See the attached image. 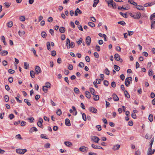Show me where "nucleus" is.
<instances>
[{"label":"nucleus","mask_w":155,"mask_h":155,"mask_svg":"<svg viewBox=\"0 0 155 155\" xmlns=\"http://www.w3.org/2000/svg\"><path fill=\"white\" fill-rule=\"evenodd\" d=\"M66 45L67 48L68 49L70 48H73L75 46V44L73 42L70 43V40L69 38H67L66 39Z\"/></svg>","instance_id":"1"},{"label":"nucleus","mask_w":155,"mask_h":155,"mask_svg":"<svg viewBox=\"0 0 155 155\" xmlns=\"http://www.w3.org/2000/svg\"><path fill=\"white\" fill-rule=\"evenodd\" d=\"M141 15V13L140 12L135 13L134 14L132 13L130 14V16L136 19H139Z\"/></svg>","instance_id":"2"},{"label":"nucleus","mask_w":155,"mask_h":155,"mask_svg":"<svg viewBox=\"0 0 155 155\" xmlns=\"http://www.w3.org/2000/svg\"><path fill=\"white\" fill-rule=\"evenodd\" d=\"M36 72L35 73L33 71H30V74L31 78H34L35 77V74H38L39 73V66H37L35 68Z\"/></svg>","instance_id":"3"},{"label":"nucleus","mask_w":155,"mask_h":155,"mask_svg":"<svg viewBox=\"0 0 155 155\" xmlns=\"http://www.w3.org/2000/svg\"><path fill=\"white\" fill-rule=\"evenodd\" d=\"M132 78L131 77H128L125 80V85L128 87L129 84L130 83V81H132Z\"/></svg>","instance_id":"4"},{"label":"nucleus","mask_w":155,"mask_h":155,"mask_svg":"<svg viewBox=\"0 0 155 155\" xmlns=\"http://www.w3.org/2000/svg\"><path fill=\"white\" fill-rule=\"evenodd\" d=\"M91 140L95 143H98L100 140L99 138L96 136H91Z\"/></svg>","instance_id":"5"},{"label":"nucleus","mask_w":155,"mask_h":155,"mask_svg":"<svg viewBox=\"0 0 155 155\" xmlns=\"http://www.w3.org/2000/svg\"><path fill=\"white\" fill-rule=\"evenodd\" d=\"M16 151L17 153L23 154L26 152L27 150L26 149H18L16 150Z\"/></svg>","instance_id":"6"},{"label":"nucleus","mask_w":155,"mask_h":155,"mask_svg":"<svg viewBox=\"0 0 155 155\" xmlns=\"http://www.w3.org/2000/svg\"><path fill=\"white\" fill-rule=\"evenodd\" d=\"M115 59L117 61H119L120 62L123 61V60L120 58V56L118 54H116L114 55Z\"/></svg>","instance_id":"7"},{"label":"nucleus","mask_w":155,"mask_h":155,"mask_svg":"<svg viewBox=\"0 0 155 155\" xmlns=\"http://www.w3.org/2000/svg\"><path fill=\"white\" fill-rule=\"evenodd\" d=\"M89 110L90 112L93 113H96L97 110L95 108L93 107H90L89 108Z\"/></svg>","instance_id":"8"},{"label":"nucleus","mask_w":155,"mask_h":155,"mask_svg":"<svg viewBox=\"0 0 155 155\" xmlns=\"http://www.w3.org/2000/svg\"><path fill=\"white\" fill-rule=\"evenodd\" d=\"M86 42L87 46H89L91 42V38L89 36H87L86 38Z\"/></svg>","instance_id":"9"},{"label":"nucleus","mask_w":155,"mask_h":155,"mask_svg":"<svg viewBox=\"0 0 155 155\" xmlns=\"http://www.w3.org/2000/svg\"><path fill=\"white\" fill-rule=\"evenodd\" d=\"M87 149L88 148L84 146L81 147L79 148V150L80 151L84 152H86Z\"/></svg>","instance_id":"10"},{"label":"nucleus","mask_w":155,"mask_h":155,"mask_svg":"<svg viewBox=\"0 0 155 155\" xmlns=\"http://www.w3.org/2000/svg\"><path fill=\"white\" fill-rule=\"evenodd\" d=\"M65 124L67 126H70L71 125L70 120L68 118H66L65 120Z\"/></svg>","instance_id":"11"},{"label":"nucleus","mask_w":155,"mask_h":155,"mask_svg":"<svg viewBox=\"0 0 155 155\" xmlns=\"http://www.w3.org/2000/svg\"><path fill=\"white\" fill-rule=\"evenodd\" d=\"M155 4V1L150 3H146L144 5V6L147 7L151 6Z\"/></svg>","instance_id":"12"},{"label":"nucleus","mask_w":155,"mask_h":155,"mask_svg":"<svg viewBox=\"0 0 155 155\" xmlns=\"http://www.w3.org/2000/svg\"><path fill=\"white\" fill-rule=\"evenodd\" d=\"M38 130L35 127H33L30 129L29 132L30 133H32L33 132L37 131Z\"/></svg>","instance_id":"13"},{"label":"nucleus","mask_w":155,"mask_h":155,"mask_svg":"<svg viewBox=\"0 0 155 155\" xmlns=\"http://www.w3.org/2000/svg\"><path fill=\"white\" fill-rule=\"evenodd\" d=\"M120 146L119 144H117L114 146L112 149L114 150H118L120 148Z\"/></svg>","instance_id":"14"},{"label":"nucleus","mask_w":155,"mask_h":155,"mask_svg":"<svg viewBox=\"0 0 155 155\" xmlns=\"http://www.w3.org/2000/svg\"><path fill=\"white\" fill-rule=\"evenodd\" d=\"M105 1L108 4L109 6L111 7V5L113 2V0H105Z\"/></svg>","instance_id":"15"},{"label":"nucleus","mask_w":155,"mask_h":155,"mask_svg":"<svg viewBox=\"0 0 155 155\" xmlns=\"http://www.w3.org/2000/svg\"><path fill=\"white\" fill-rule=\"evenodd\" d=\"M113 97L114 100L115 101H117L119 100V98L115 94H113Z\"/></svg>","instance_id":"16"},{"label":"nucleus","mask_w":155,"mask_h":155,"mask_svg":"<svg viewBox=\"0 0 155 155\" xmlns=\"http://www.w3.org/2000/svg\"><path fill=\"white\" fill-rule=\"evenodd\" d=\"M1 54L2 56H5L8 54V52L7 51L5 50L1 52Z\"/></svg>","instance_id":"17"},{"label":"nucleus","mask_w":155,"mask_h":155,"mask_svg":"<svg viewBox=\"0 0 155 155\" xmlns=\"http://www.w3.org/2000/svg\"><path fill=\"white\" fill-rule=\"evenodd\" d=\"M64 144L68 147H71L72 145V143L71 142L69 141H65L64 142Z\"/></svg>","instance_id":"18"},{"label":"nucleus","mask_w":155,"mask_h":155,"mask_svg":"<svg viewBox=\"0 0 155 155\" xmlns=\"http://www.w3.org/2000/svg\"><path fill=\"white\" fill-rule=\"evenodd\" d=\"M59 30L60 32L64 33L65 31V28L63 27H61L60 28Z\"/></svg>","instance_id":"19"},{"label":"nucleus","mask_w":155,"mask_h":155,"mask_svg":"<svg viewBox=\"0 0 155 155\" xmlns=\"http://www.w3.org/2000/svg\"><path fill=\"white\" fill-rule=\"evenodd\" d=\"M13 25V22L12 21H10L8 22L7 24V26L9 28H11L12 27Z\"/></svg>","instance_id":"20"},{"label":"nucleus","mask_w":155,"mask_h":155,"mask_svg":"<svg viewBox=\"0 0 155 155\" xmlns=\"http://www.w3.org/2000/svg\"><path fill=\"white\" fill-rule=\"evenodd\" d=\"M99 0H94V4L93 5V6L95 7L96 6L97 4L98 3Z\"/></svg>","instance_id":"21"},{"label":"nucleus","mask_w":155,"mask_h":155,"mask_svg":"<svg viewBox=\"0 0 155 155\" xmlns=\"http://www.w3.org/2000/svg\"><path fill=\"white\" fill-rule=\"evenodd\" d=\"M124 94L125 97H127V98H130V95L127 91H124Z\"/></svg>","instance_id":"22"},{"label":"nucleus","mask_w":155,"mask_h":155,"mask_svg":"<svg viewBox=\"0 0 155 155\" xmlns=\"http://www.w3.org/2000/svg\"><path fill=\"white\" fill-rule=\"evenodd\" d=\"M93 98L95 101H98L99 99V97L98 95H94Z\"/></svg>","instance_id":"23"},{"label":"nucleus","mask_w":155,"mask_h":155,"mask_svg":"<svg viewBox=\"0 0 155 155\" xmlns=\"http://www.w3.org/2000/svg\"><path fill=\"white\" fill-rule=\"evenodd\" d=\"M85 94L86 95V97H87L88 98H90L91 97V95L90 93L88 91H86L85 92Z\"/></svg>","instance_id":"24"},{"label":"nucleus","mask_w":155,"mask_h":155,"mask_svg":"<svg viewBox=\"0 0 155 155\" xmlns=\"http://www.w3.org/2000/svg\"><path fill=\"white\" fill-rule=\"evenodd\" d=\"M128 2L131 4L133 5H134L137 6V3L134 2V1H133L132 0H129L128 1Z\"/></svg>","instance_id":"25"},{"label":"nucleus","mask_w":155,"mask_h":155,"mask_svg":"<svg viewBox=\"0 0 155 155\" xmlns=\"http://www.w3.org/2000/svg\"><path fill=\"white\" fill-rule=\"evenodd\" d=\"M114 68L115 70L117 71H119L120 69V67L115 64L114 65Z\"/></svg>","instance_id":"26"},{"label":"nucleus","mask_w":155,"mask_h":155,"mask_svg":"<svg viewBox=\"0 0 155 155\" xmlns=\"http://www.w3.org/2000/svg\"><path fill=\"white\" fill-rule=\"evenodd\" d=\"M136 8L140 10H143L144 8L143 6L140 5H138L136 7Z\"/></svg>","instance_id":"27"},{"label":"nucleus","mask_w":155,"mask_h":155,"mask_svg":"<svg viewBox=\"0 0 155 155\" xmlns=\"http://www.w3.org/2000/svg\"><path fill=\"white\" fill-rule=\"evenodd\" d=\"M41 36L43 38H45L47 36L46 33L45 31H42L41 33Z\"/></svg>","instance_id":"28"},{"label":"nucleus","mask_w":155,"mask_h":155,"mask_svg":"<svg viewBox=\"0 0 155 155\" xmlns=\"http://www.w3.org/2000/svg\"><path fill=\"white\" fill-rule=\"evenodd\" d=\"M29 65L28 63L27 62L24 63V68L26 69H27L29 67Z\"/></svg>","instance_id":"29"},{"label":"nucleus","mask_w":155,"mask_h":155,"mask_svg":"<svg viewBox=\"0 0 155 155\" xmlns=\"http://www.w3.org/2000/svg\"><path fill=\"white\" fill-rule=\"evenodd\" d=\"M148 119L150 122H151L153 121V116L152 114H150L148 117Z\"/></svg>","instance_id":"30"},{"label":"nucleus","mask_w":155,"mask_h":155,"mask_svg":"<svg viewBox=\"0 0 155 155\" xmlns=\"http://www.w3.org/2000/svg\"><path fill=\"white\" fill-rule=\"evenodd\" d=\"M41 137L42 139H48L49 138L46 136V135L45 134H41Z\"/></svg>","instance_id":"31"},{"label":"nucleus","mask_w":155,"mask_h":155,"mask_svg":"<svg viewBox=\"0 0 155 155\" xmlns=\"http://www.w3.org/2000/svg\"><path fill=\"white\" fill-rule=\"evenodd\" d=\"M25 32L24 31H23L22 32H21L19 31L18 32V35L20 37L22 36L23 35L25 34Z\"/></svg>","instance_id":"32"},{"label":"nucleus","mask_w":155,"mask_h":155,"mask_svg":"<svg viewBox=\"0 0 155 155\" xmlns=\"http://www.w3.org/2000/svg\"><path fill=\"white\" fill-rule=\"evenodd\" d=\"M88 25L89 26L92 28L95 27V24L91 22H89L88 23Z\"/></svg>","instance_id":"33"},{"label":"nucleus","mask_w":155,"mask_h":155,"mask_svg":"<svg viewBox=\"0 0 155 155\" xmlns=\"http://www.w3.org/2000/svg\"><path fill=\"white\" fill-rule=\"evenodd\" d=\"M148 74L149 76H151L153 74V71L151 69H150L148 72Z\"/></svg>","instance_id":"34"},{"label":"nucleus","mask_w":155,"mask_h":155,"mask_svg":"<svg viewBox=\"0 0 155 155\" xmlns=\"http://www.w3.org/2000/svg\"><path fill=\"white\" fill-rule=\"evenodd\" d=\"M90 91L91 92V94L92 95H94L95 92V91L94 89L93 88L91 87L90 88Z\"/></svg>","instance_id":"35"},{"label":"nucleus","mask_w":155,"mask_h":155,"mask_svg":"<svg viewBox=\"0 0 155 155\" xmlns=\"http://www.w3.org/2000/svg\"><path fill=\"white\" fill-rule=\"evenodd\" d=\"M111 6L114 9H115L116 8V4L115 3V2H114L113 1V2H112V5H111Z\"/></svg>","instance_id":"36"},{"label":"nucleus","mask_w":155,"mask_h":155,"mask_svg":"<svg viewBox=\"0 0 155 155\" xmlns=\"http://www.w3.org/2000/svg\"><path fill=\"white\" fill-rule=\"evenodd\" d=\"M82 117L83 120L85 121H86L87 118L86 114L85 113H83L82 114Z\"/></svg>","instance_id":"37"},{"label":"nucleus","mask_w":155,"mask_h":155,"mask_svg":"<svg viewBox=\"0 0 155 155\" xmlns=\"http://www.w3.org/2000/svg\"><path fill=\"white\" fill-rule=\"evenodd\" d=\"M105 73L107 75H109L110 74V71L107 68H106L104 71Z\"/></svg>","instance_id":"38"},{"label":"nucleus","mask_w":155,"mask_h":155,"mask_svg":"<svg viewBox=\"0 0 155 155\" xmlns=\"http://www.w3.org/2000/svg\"><path fill=\"white\" fill-rule=\"evenodd\" d=\"M57 114L60 116L61 114V109H58L56 112Z\"/></svg>","instance_id":"39"},{"label":"nucleus","mask_w":155,"mask_h":155,"mask_svg":"<svg viewBox=\"0 0 155 155\" xmlns=\"http://www.w3.org/2000/svg\"><path fill=\"white\" fill-rule=\"evenodd\" d=\"M48 88H47L46 86H43V91L45 93H46L47 92V91L48 90Z\"/></svg>","instance_id":"40"},{"label":"nucleus","mask_w":155,"mask_h":155,"mask_svg":"<svg viewBox=\"0 0 155 155\" xmlns=\"http://www.w3.org/2000/svg\"><path fill=\"white\" fill-rule=\"evenodd\" d=\"M4 98L5 102H7L9 101V97L8 95H5Z\"/></svg>","instance_id":"41"},{"label":"nucleus","mask_w":155,"mask_h":155,"mask_svg":"<svg viewBox=\"0 0 155 155\" xmlns=\"http://www.w3.org/2000/svg\"><path fill=\"white\" fill-rule=\"evenodd\" d=\"M118 24L122 25H124L126 24L123 21H120L118 22Z\"/></svg>","instance_id":"42"},{"label":"nucleus","mask_w":155,"mask_h":155,"mask_svg":"<svg viewBox=\"0 0 155 155\" xmlns=\"http://www.w3.org/2000/svg\"><path fill=\"white\" fill-rule=\"evenodd\" d=\"M20 20L21 21H25V17L24 16H21L20 18Z\"/></svg>","instance_id":"43"},{"label":"nucleus","mask_w":155,"mask_h":155,"mask_svg":"<svg viewBox=\"0 0 155 155\" xmlns=\"http://www.w3.org/2000/svg\"><path fill=\"white\" fill-rule=\"evenodd\" d=\"M44 86H46L48 88H50L51 87V84L49 82H47L45 84V85Z\"/></svg>","instance_id":"44"},{"label":"nucleus","mask_w":155,"mask_h":155,"mask_svg":"<svg viewBox=\"0 0 155 155\" xmlns=\"http://www.w3.org/2000/svg\"><path fill=\"white\" fill-rule=\"evenodd\" d=\"M84 64L83 62H80L78 65V66L80 68H83L84 66Z\"/></svg>","instance_id":"45"},{"label":"nucleus","mask_w":155,"mask_h":155,"mask_svg":"<svg viewBox=\"0 0 155 155\" xmlns=\"http://www.w3.org/2000/svg\"><path fill=\"white\" fill-rule=\"evenodd\" d=\"M96 127L98 131H100L101 130V126L100 125H99L96 126Z\"/></svg>","instance_id":"46"},{"label":"nucleus","mask_w":155,"mask_h":155,"mask_svg":"<svg viewBox=\"0 0 155 155\" xmlns=\"http://www.w3.org/2000/svg\"><path fill=\"white\" fill-rule=\"evenodd\" d=\"M5 5V6L7 8H8L10 5H11V3H8V2H5L4 3Z\"/></svg>","instance_id":"47"},{"label":"nucleus","mask_w":155,"mask_h":155,"mask_svg":"<svg viewBox=\"0 0 155 155\" xmlns=\"http://www.w3.org/2000/svg\"><path fill=\"white\" fill-rule=\"evenodd\" d=\"M155 17V13H153L150 16V19L151 20H152V19Z\"/></svg>","instance_id":"48"},{"label":"nucleus","mask_w":155,"mask_h":155,"mask_svg":"<svg viewBox=\"0 0 155 155\" xmlns=\"http://www.w3.org/2000/svg\"><path fill=\"white\" fill-rule=\"evenodd\" d=\"M104 84L106 86H108L109 84L108 82L106 80H104Z\"/></svg>","instance_id":"49"},{"label":"nucleus","mask_w":155,"mask_h":155,"mask_svg":"<svg viewBox=\"0 0 155 155\" xmlns=\"http://www.w3.org/2000/svg\"><path fill=\"white\" fill-rule=\"evenodd\" d=\"M123 17H124L125 18H127V14L126 13L124 14L122 12H120L119 13Z\"/></svg>","instance_id":"50"},{"label":"nucleus","mask_w":155,"mask_h":155,"mask_svg":"<svg viewBox=\"0 0 155 155\" xmlns=\"http://www.w3.org/2000/svg\"><path fill=\"white\" fill-rule=\"evenodd\" d=\"M15 138L16 139H22V137H21V135L19 134H18V135H17L15 136Z\"/></svg>","instance_id":"51"},{"label":"nucleus","mask_w":155,"mask_h":155,"mask_svg":"<svg viewBox=\"0 0 155 155\" xmlns=\"http://www.w3.org/2000/svg\"><path fill=\"white\" fill-rule=\"evenodd\" d=\"M94 57L96 58H98L99 57V55L97 52H95L94 54Z\"/></svg>","instance_id":"52"},{"label":"nucleus","mask_w":155,"mask_h":155,"mask_svg":"<svg viewBox=\"0 0 155 155\" xmlns=\"http://www.w3.org/2000/svg\"><path fill=\"white\" fill-rule=\"evenodd\" d=\"M8 72L11 74H12L14 73L15 71L14 70L11 69H9L8 71Z\"/></svg>","instance_id":"53"},{"label":"nucleus","mask_w":155,"mask_h":155,"mask_svg":"<svg viewBox=\"0 0 155 155\" xmlns=\"http://www.w3.org/2000/svg\"><path fill=\"white\" fill-rule=\"evenodd\" d=\"M85 59L86 60V61L87 62H89L90 61V58L88 56H87L85 57Z\"/></svg>","instance_id":"54"},{"label":"nucleus","mask_w":155,"mask_h":155,"mask_svg":"<svg viewBox=\"0 0 155 155\" xmlns=\"http://www.w3.org/2000/svg\"><path fill=\"white\" fill-rule=\"evenodd\" d=\"M74 91L76 93H78L79 92V89L77 87L74 88Z\"/></svg>","instance_id":"55"},{"label":"nucleus","mask_w":155,"mask_h":155,"mask_svg":"<svg viewBox=\"0 0 155 155\" xmlns=\"http://www.w3.org/2000/svg\"><path fill=\"white\" fill-rule=\"evenodd\" d=\"M111 86L112 87L114 88L116 87V84L115 82L113 81L111 83Z\"/></svg>","instance_id":"56"},{"label":"nucleus","mask_w":155,"mask_h":155,"mask_svg":"<svg viewBox=\"0 0 155 155\" xmlns=\"http://www.w3.org/2000/svg\"><path fill=\"white\" fill-rule=\"evenodd\" d=\"M68 68L70 70H72L73 68V67L72 65L71 64H69Z\"/></svg>","instance_id":"57"},{"label":"nucleus","mask_w":155,"mask_h":155,"mask_svg":"<svg viewBox=\"0 0 155 155\" xmlns=\"http://www.w3.org/2000/svg\"><path fill=\"white\" fill-rule=\"evenodd\" d=\"M24 101L26 103L27 105H28V106H30L31 105V104L30 103V102H28V99H25L24 100Z\"/></svg>","instance_id":"58"},{"label":"nucleus","mask_w":155,"mask_h":155,"mask_svg":"<svg viewBox=\"0 0 155 155\" xmlns=\"http://www.w3.org/2000/svg\"><path fill=\"white\" fill-rule=\"evenodd\" d=\"M82 38H80L79 40L78 41H77V42L78 45H80L81 44V43L82 42Z\"/></svg>","instance_id":"59"},{"label":"nucleus","mask_w":155,"mask_h":155,"mask_svg":"<svg viewBox=\"0 0 155 155\" xmlns=\"http://www.w3.org/2000/svg\"><path fill=\"white\" fill-rule=\"evenodd\" d=\"M56 54V52L55 51H51V54L53 56H55Z\"/></svg>","instance_id":"60"},{"label":"nucleus","mask_w":155,"mask_h":155,"mask_svg":"<svg viewBox=\"0 0 155 155\" xmlns=\"http://www.w3.org/2000/svg\"><path fill=\"white\" fill-rule=\"evenodd\" d=\"M50 146V144L49 143H46L44 146V147L46 148H49Z\"/></svg>","instance_id":"61"},{"label":"nucleus","mask_w":155,"mask_h":155,"mask_svg":"<svg viewBox=\"0 0 155 155\" xmlns=\"http://www.w3.org/2000/svg\"><path fill=\"white\" fill-rule=\"evenodd\" d=\"M75 11L77 12L79 14H81L82 13V12L78 8H77Z\"/></svg>","instance_id":"62"},{"label":"nucleus","mask_w":155,"mask_h":155,"mask_svg":"<svg viewBox=\"0 0 155 155\" xmlns=\"http://www.w3.org/2000/svg\"><path fill=\"white\" fill-rule=\"evenodd\" d=\"M95 48L98 51H99L100 50V47L99 45H97L96 46V47Z\"/></svg>","instance_id":"63"},{"label":"nucleus","mask_w":155,"mask_h":155,"mask_svg":"<svg viewBox=\"0 0 155 155\" xmlns=\"http://www.w3.org/2000/svg\"><path fill=\"white\" fill-rule=\"evenodd\" d=\"M140 152L139 150H137L135 153V155H140Z\"/></svg>","instance_id":"64"}]
</instances>
